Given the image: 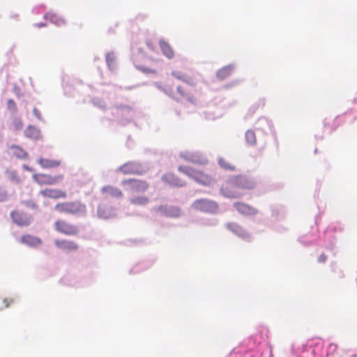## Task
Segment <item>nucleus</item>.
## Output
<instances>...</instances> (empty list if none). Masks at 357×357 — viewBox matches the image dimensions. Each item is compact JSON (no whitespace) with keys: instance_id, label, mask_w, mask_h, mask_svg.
I'll return each mask as SVG.
<instances>
[{"instance_id":"obj_1","label":"nucleus","mask_w":357,"mask_h":357,"mask_svg":"<svg viewBox=\"0 0 357 357\" xmlns=\"http://www.w3.org/2000/svg\"><path fill=\"white\" fill-rule=\"evenodd\" d=\"M255 185V181L247 176H233L224 182L220 192L226 197L237 198L242 195L241 190L252 189Z\"/></svg>"},{"instance_id":"obj_2","label":"nucleus","mask_w":357,"mask_h":357,"mask_svg":"<svg viewBox=\"0 0 357 357\" xmlns=\"http://www.w3.org/2000/svg\"><path fill=\"white\" fill-rule=\"evenodd\" d=\"M178 171L203 185H209L213 181L211 175L191 167L180 166L178 167Z\"/></svg>"},{"instance_id":"obj_3","label":"nucleus","mask_w":357,"mask_h":357,"mask_svg":"<svg viewBox=\"0 0 357 357\" xmlns=\"http://www.w3.org/2000/svg\"><path fill=\"white\" fill-rule=\"evenodd\" d=\"M162 90L168 96L176 100L182 99L188 100L190 102L194 100L193 96L188 93L183 86H178L176 89H174V83L172 80H168L164 85Z\"/></svg>"},{"instance_id":"obj_4","label":"nucleus","mask_w":357,"mask_h":357,"mask_svg":"<svg viewBox=\"0 0 357 357\" xmlns=\"http://www.w3.org/2000/svg\"><path fill=\"white\" fill-rule=\"evenodd\" d=\"M54 208L59 213L68 214H83L86 212V206L79 201L58 203Z\"/></svg>"},{"instance_id":"obj_5","label":"nucleus","mask_w":357,"mask_h":357,"mask_svg":"<svg viewBox=\"0 0 357 357\" xmlns=\"http://www.w3.org/2000/svg\"><path fill=\"white\" fill-rule=\"evenodd\" d=\"M54 228L58 233L66 236H75L79 233L77 225L63 219L56 220L54 223Z\"/></svg>"},{"instance_id":"obj_6","label":"nucleus","mask_w":357,"mask_h":357,"mask_svg":"<svg viewBox=\"0 0 357 357\" xmlns=\"http://www.w3.org/2000/svg\"><path fill=\"white\" fill-rule=\"evenodd\" d=\"M122 183L127 186V190L132 195L143 193L149 188V184L147 181L138 179H127L124 180Z\"/></svg>"},{"instance_id":"obj_7","label":"nucleus","mask_w":357,"mask_h":357,"mask_svg":"<svg viewBox=\"0 0 357 357\" xmlns=\"http://www.w3.org/2000/svg\"><path fill=\"white\" fill-rule=\"evenodd\" d=\"M192 207L197 211L209 213H215L218 209L215 202L206 199H197L193 202Z\"/></svg>"},{"instance_id":"obj_8","label":"nucleus","mask_w":357,"mask_h":357,"mask_svg":"<svg viewBox=\"0 0 357 357\" xmlns=\"http://www.w3.org/2000/svg\"><path fill=\"white\" fill-rule=\"evenodd\" d=\"M33 179L40 185H55L63 179V176L59 174L52 176L46 174H36L33 175Z\"/></svg>"},{"instance_id":"obj_9","label":"nucleus","mask_w":357,"mask_h":357,"mask_svg":"<svg viewBox=\"0 0 357 357\" xmlns=\"http://www.w3.org/2000/svg\"><path fill=\"white\" fill-rule=\"evenodd\" d=\"M55 246L62 251L75 252L79 249V245L74 241L66 238L55 239Z\"/></svg>"},{"instance_id":"obj_10","label":"nucleus","mask_w":357,"mask_h":357,"mask_svg":"<svg viewBox=\"0 0 357 357\" xmlns=\"http://www.w3.org/2000/svg\"><path fill=\"white\" fill-rule=\"evenodd\" d=\"M10 217L13 221L20 227L29 225L31 218L27 214L20 210H14L10 213Z\"/></svg>"},{"instance_id":"obj_11","label":"nucleus","mask_w":357,"mask_h":357,"mask_svg":"<svg viewBox=\"0 0 357 357\" xmlns=\"http://www.w3.org/2000/svg\"><path fill=\"white\" fill-rule=\"evenodd\" d=\"M40 194L44 197L54 199H65L67 197V193L66 191L56 188H45L41 190Z\"/></svg>"},{"instance_id":"obj_12","label":"nucleus","mask_w":357,"mask_h":357,"mask_svg":"<svg viewBox=\"0 0 357 357\" xmlns=\"http://www.w3.org/2000/svg\"><path fill=\"white\" fill-rule=\"evenodd\" d=\"M172 75L176 79L181 80L182 82L188 84L190 86H194L197 84V79L195 75L193 73L186 74L183 73L178 70H174L172 72Z\"/></svg>"},{"instance_id":"obj_13","label":"nucleus","mask_w":357,"mask_h":357,"mask_svg":"<svg viewBox=\"0 0 357 357\" xmlns=\"http://www.w3.org/2000/svg\"><path fill=\"white\" fill-rule=\"evenodd\" d=\"M234 207L243 215H254L257 213L255 208L243 202H236L234 204Z\"/></svg>"},{"instance_id":"obj_14","label":"nucleus","mask_w":357,"mask_h":357,"mask_svg":"<svg viewBox=\"0 0 357 357\" xmlns=\"http://www.w3.org/2000/svg\"><path fill=\"white\" fill-rule=\"evenodd\" d=\"M227 227L234 234L240 238L248 240L250 238V234L241 225L235 222H229Z\"/></svg>"},{"instance_id":"obj_15","label":"nucleus","mask_w":357,"mask_h":357,"mask_svg":"<svg viewBox=\"0 0 357 357\" xmlns=\"http://www.w3.org/2000/svg\"><path fill=\"white\" fill-rule=\"evenodd\" d=\"M162 180L170 186L182 187L185 185V183L178 178L174 174L168 172L164 174Z\"/></svg>"},{"instance_id":"obj_16","label":"nucleus","mask_w":357,"mask_h":357,"mask_svg":"<svg viewBox=\"0 0 357 357\" xmlns=\"http://www.w3.org/2000/svg\"><path fill=\"white\" fill-rule=\"evenodd\" d=\"M101 192L106 198H120L123 197V192L120 189L110 185L103 187Z\"/></svg>"},{"instance_id":"obj_17","label":"nucleus","mask_w":357,"mask_h":357,"mask_svg":"<svg viewBox=\"0 0 357 357\" xmlns=\"http://www.w3.org/2000/svg\"><path fill=\"white\" fill-rule=\"evenodd\" d=\"M20 241L22 244L30 247H37L42 243V240L40 238L30 234H25L22 236L20 238Z\"/></svg>"},{"instance_id":"obj_18","label":"nucleus","mask_w":357,"mask_h":357,"mask_svg":"<svg viewBox=\"0 0 357 357\" xmlns=\"http://www.w3.org/2000/svg\"><path fill=\"white\" fill-rule=\"evenodd\" d=\"M159 45L163 54L166 57L171 59L174 56V52L169 43L163 40H161L159 43Z\"/></svg>"},{"instance_id":"obj_19","label":"nucleus","mask_w":357,"mask_h":357,"mask_svg":"<svg viewBox=\"0 0 357 357\" xmlns=\"http://www.w3.org/2000/svg\"><path fill=\"white\" fill-rule=\"evenodd\" d=\"M39 165L46 169L54 168L61 165V161L58 160H50L47 158H40L38 160Z\"/></svg>"},{"instance_id":"obj_20","label":"nucleus","mask_w":357,"mask_h":357,"mask_svg":"<svg viewBox=\"0 0 357 357\" xmlns=\"http://www.w3.org/2000/svg\"><path fill=\"white\" fill-rule=\"evenodd\" d=\"M10 152L13 156H15L18 159H25L28 155L27 153L24 149L17 145L11 146L10 147Z\"/></svg>"},{"instance_id":"obj_21","label":"nucleus","mask_w":357,"mask_h":357,"mask_svg":"<svg viewBox=\"0 0 357 357\" xmlns=\"http://www.w3.org/2000/svg\"><path fill=\"white\" fill-rule=\"evenodd\" d=\"M137 167L133 162H128L119 168V171L124 174H132L137 172Z\"/></svg>"},{"instance_id":"obj_22","label":"nucleus","mask_w":357,"mask_h":357,"mask_svg":"<svg viewBox=\"0 0 357 357\" xmlns=\"http://www.w3.org/2000/svg\"><path fill=\"white\" fill-rule=\"evenodd\" d=\"M150 202V199L146 195H139L130 198V203L137 206H146Z\"/></svg>"},{"instance_id":"obj_23","label":"nucleus","mask_w":357,"mask_h":357,"mask_svg":"<svg viewBox=\"0 0 357 357\" xmlns=\"http://www.w3.org/2000/svg\"><path fill=\"white\" fill-rule=\"evenodd\" d=\"M25 135L31 139H37L40 137V130L36 127L29 126L25 130Z\"/></svg>"},{"instance_id":"obj_24","label":"nucleus","mask_w":357,"mask_h":357,"mask_svg":"<svg viewBox=\"0 0 357 357\" xmlns=\"http://www.w3.org/2000/svg\"><path fill=\"white\" fill-rule=\"evenodd\" d=\"M231 66H225L218 71L217 76L219 79H224L228 77L231 74Z\"/></svg>"},{"instance_id":"obj_25","label":"nucleus","mask_w":357,"mask_h":357,"mask_svg":"<svg viewBox=\"0 0 357 357\" xmlns=\"http://www.w3.org/2000/svg\"><path fill=\"white\" fill-rule=\"evenodd\" d=\"M218 164L220 166L226 169V170H231L234 171L235 170V166L232 164H231L229 161H227L225 158H220L218 160Z\"/></svg>"},{"instance_id":"obj_26","label":"nucleus","mask_w":357,"mask_h":357,"mask_svg":"<svg viewBox=\"0 0 357 357\" xmlns=\"http://www.w3.org/2000/svg\"><path fill=\"white\" fill-rule=\"evenodd\" d=\"M245 139L250 145L255 144L257 139L255 132L250 130H248L245 132Z\"/></svg>"},{"instance_id":"obj_27","label":"nucleus","mask_w":357,"mask_h":357,"mask_svg":"<svg viewBox=\"0 0 357 357\" xmlns=\"http://www.w3.org/2000/svg\"><path fill=\"white\" fill-rule=\"evenodd\" d=\"M12 125H13L14 129L16 130H21L22 128V126H23L22 121L19 118H15L13 120Z\"/></svg>"},{"instance_id":"obj_28","label":"nucleus","mask_w":357,"mask_h":357,"mask_svg":"<svg viewBox=\"0 0 357 357\" xmlns=\"http://www.w3.org/2000/svg\"><path fill=\"white\" fill-rule=\"evenodd\" d=\"M7 106L9 109L15 111L17 107L15 101L13 99H9L7 102Z\"/></svg>"},{"instance_id":"obj_29","label":"nucleus","mask_w":357,"mask_h":357,"mask_svg":"<svg viewBox=\"0 0 357 357\" xmlns=\"http://www.w3.org/2000/svg\"><path fill=\"white\" fill-rule=\"evenodd\" d=\"M139 70L145 73H155L156 70L144 66L139 67Z\"/></svg>"},{"instance_id":"obj_30","label":"nucleus","mask_w":357,"mask_h":357,"mask_svg":"<svg viewBox=\"0 0 357 357\" xmlns=\"http://www.w3.org/2000/svg\"><path fill=\"white\" fill-rule=\"evenodd\" d=\"M27 207H31L32 208H37V205L32 202H30V201H25V202H22Z\"/></svg>"},{"instance_id":"obj_31","label":"nucleus","mask_w":357,"mask_h":357,"mask_svg":"<svg viewBox=\"0 0 357 357\" xmlns=\"http://www.w3.org/2000/svg\"><path fill=\"white\" fill-rule=\"evenodd\" d=\"M7 195L5 190L0 188V202L4 201L6 199Z\"/></svg>"},{"instance_id":"obj_32","label":"nucleus","mask_w":357,"mask_h":357,"mask_svg":"<svg viewBox=\"0 0 357 357\" xmlns=\"http://www.w3.org/2000/svg\"><path fill=\"white\" fill-rule=\"evenodd\" d=\"M33 114L39 119H41V114H40V111L36 109V108H34L33 110Z\"/></svg>"},{"instance_id":"obj_33","label":"nucleus","mask_w":357,"mask_h":357,"mask_svg":"<svg viewBox=\"0 0 357 357\" xmlns=\"http://www.w3.org/2000/svg\"><path fill=\"white\" fill-rule=\"evenodd\" d=\"M327 259V257L324 254H321L319 257V261L321 263H324Z\"/></svg>"},{"instance_id":"obj_34","label":"nucleus","mask_w":357,"mask_h":357,"mask_svg":"<svg viewBox=\"0 0 357 357\" xmlns=\"http://www.w3.org/2000/svg\"><path fill=\"white\" fill-rule=\"evenodd\" d=\"M330 349H333V351L336 350L337 348V346L335 344H331L329 345Z\"/></svg>"}]
</instances>
